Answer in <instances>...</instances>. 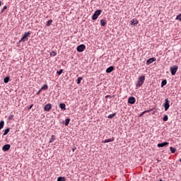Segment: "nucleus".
Masks as SVG:
<instances>
[{
	"label": "nucleus",
	"instance_id": "1",
	"mask_svg": "<svg viewBox=\"0 0 181 181\" xmlns=\"http://www.w3.org/2000/svg\"><path fill=\"white\" fill-rule=\"evenodd\" d=\"M145 83V76H139L136 84V87H142Z\"/></svg>",
	"mask_w": 181,
	"mask_h": 181
},
{
	"label": "nucleus",
	"instance_id": "2",
	"mask_svg": "<svg viewBox=\"0 0 181 181\" xmlns=\"http://www.w3.org/2000/svg\"><path fill=\"white\" fill-rule=\"evenodd\" d=\"M103 10H97L95 11L94 14L92 16V21H97L98 19V16L101 15Z\"/></svg>",
	"mask_w": 181,
	"mask_h": 181
},
{
	"label": "nucleus",
	"instance_id": "3",
	"mask_svg": "<svg viewBox=\"0 0 181 181\" xmlns=\"http://www.w3.org/2000/svg\"><path fill=\"white\" fill-rule=\"evenodd\" d=\"M178 69H179V66H177V65H174L173 66H170V70L172 76H175V74H176Z\"/></svg>",
	"mask_w": 181,
	"mask_h": 181
},
{
	"label": "nucleus",
	"instance_id": "4",
	"mask_svg": "<svg viewBox=\"0 0 181 181\" xmlns=\"http://www.w3.org/2000/svg\"><path fill=\"white\" fill-rule=\"evenodd\" d=\"M163 107L165 108V111H168L169 110V107H170V105L169 104V99L168 98L165 99V103L163 105Z\"/></svg>",
	"mask_w": 181,
	"mask_h": 181
},
{
	"label": "nucleus",
	"instance_id": "5",
	"mask_svg": "<svg viewBox=\"0 0 181 181\" xmlns=\"http://www.w3.org/2000/svg\"><path fill=\"white\" fill-rule=\"evenodd\" d=\"M77 52H78L79 53H81V52H84V50H86V45H80L77 47L76 48Z\"/></svg>",
	"mask_w": 181,
	"mask_h": 181
},
{
	"label": "nucleus",
	"instance_id": "6",
	"mask_svg": "<svg viewBox=\"0 0 181 181\" xmlns=\"http://www.w3.org/2000/svg\"><path fill=\"white\" fill-rule=\"evenodd\" d=\"M30 35V32L25 33L23 37L21 39V40L19 42H26V40H28V37Z\"/></svg>",
	"mask_w": 181,
	"mask_h": 181
},
{
	"label": "nucleus",
	"instance_id": "7",
	"mask_svg": "<svg viewBox=\"0 0 181 181\" xmlns=\"http://www.w3.org/2000/svg\"><path fill=\"white\" fill-rule=\"evenodd\" d=\"M153 62H156V58L152 57V58L148 59L146 61V64H147V66H149V64H151V63H153Z\"/></svg>",
	"mask_w": 181,
	"mask_h": 181
},
{
	"label": "nucleus",
	"instance_id": "8",
	"mask_svg": "<svg viewBox=\"0 0 181 181\" xmlns=\"http://www.w3.org/2000/svg\"><path fill=\"white\" fill-rule=\"evenodd\" d=\"M168 144H169V142L165 141V142L158 144L157 145V146H158V148H163V147L166 146V145H168Z\"/></svg>",
	"mask_w": 181,
	"mask_h": 181
},
{
	"label": "nucleus",
	"instance_id": "9",
	"mask_svg": "<svg viewBox=\"0 0 181 181\" xmlns=\"http://www.w3.org/2000/svg\"><path fill=\"white\" fill-rule=\"evenodd\" d=\"M9 149H11V146L9 144H5L2 147V151H4V152H6L7 151H9Z\"/></svg>",
	"mask_w": 181,
	"mask_h": 181
},
{
	"label": "nucleus",
	"instance_id": "10",
	"mask_svg": "<svg viewBox=\"0 0 181 181\" xmlns=\"http://www.w3.org/2000/svg\"><path fill=\"white\" fill-rule=\"evenodd\" d=\"M136 101V99H135V98L132 96L129 98L128 99L129 104H134Z\"/></svg>",
	"mask_w": 181,
	"mask_h": 181
},
{
	"label": "nucleus",
	"instance_id": "11",
	"mask_svg": "<svg viewBox=\"0 0 181 181\" xmlns=\"http://www.w3.org/2000/svg\"><path fill=\"white\" fill-rule=\"evenodd\" d=\"M44 110H45V111H50V110H52V104L47 103V104L45 106Z\"/></svg>",
	"mask_w": 181,
	"mask_h": 181
},
{
	"label": "nucleus",
	"instance_id": "12",
	"mask_svg": "<svg viewBox=\"0 0 181 181\" xmlns=\"http://www.w3.org/2000/svg\"><path fill=\"white\" fill-rule=\"evenodd\" d=\"M137 23H139V22L136 19H133L130 21V25H132L133 26H136Z\"/></svg>",
	"mask_w": 181,
	"mask_h": 181
},
{
	"label": "nucleus",
	"instance_id": "13",
	"mask_svg": "<svg viewBox=\"0 0 181 181\" xmlns=\"http://www.w3.org/2000/svg\"><path fill=\"white\" fill-rule=\"evenodd\" d=\"M108 142H114V138L107 139L102 141L103 144H108Z\"/></svg>",
	"mask_w": 181,
	"mask_h": 181
},
{
	"label": "nucleus",
	"instance_id": "14",
	"mask_svg": "<svg viewBox=\"0 0 181 181\" xmlns=\"http://www.w3.org/2000/svg\"><path fill=\"white\" fill-rule=\"evenodd\" d=\"M114 71V66H111L106 69V73H112Z\"/></svg>",
	"mask_w": 181,
	"mask_h": 181
},
{
	"label": "nucleus",
	"instance_id": "15",
	"mask_svg": "<svg viewBox=\"0 0 181 181\" xmlns=\"http://www.w3.org/2000/svg\"><path fill=\"white\" fill-rule=\"evenodd\" d=\"M59 108H61V110H63L64 111L66 110V104L60 103L59 104Z\"/></svg>",
	"mask_w": 181,
	"mask_h": 181
},
{
	"label": "nucleus",
	"instance_id": "16",
	"mask_svg": "<svg viewBox=\"0 0 181 181\" xmlns=\"http://www.w3.org/2000/svg\"><path fill=\"white\" fill-rule=\"evenodd\" d=\"M166 84H168V81H166V79L163 80L161 82V87L166 86Z\"/></svg>",
	"mask_w": 181,
	"mask_h": 181
},
{
	"label": "nucleus",
	"instance_id": "17",
	"mask_svg": "<svg viewBox=\"0 0 181 181\" xmlns=\"http://www.w3.org/2000/svg\"><path fill=\"white\" fill-rule=\"evenodd\" d=\"M9 131H11V129L8 128L4 130V132L3 134L4 136L5 135H8V134H9Z\"/></svg>",
	"mask_w": 181,
	"mask_h": 181
},
{
	"label": "nucleus",
	"instance_id": "18",
	"mask_svg": "<svg viewBox=\"0 0 181 181\" xmlns=\"http://www.w3.org/2000/svg\"><path fill=\"white\" fill-rule=\"evenodd\" d=\"M115 115H117V113H113V114H111V115H109L108 116H107V118H109L110 119H112V117H115Z\"/></svg>",
	"mask_w": 181,
	"mask_h": 181
},
{
	"label": "nucleus",
	"instance_id": "19",
	"mask_svg": "<svg viewBox=\"0 0 181 181\" xmlns=\"http://www.w3.org/2000/svg\"><path fill=\"white\" fill-rule=\"evenodd\" d=\"M107 22H105V20L103 19V20H100V25L101 26H105Z\"/></svg>",
	"mask_w": 181,
	"mask_h": 181
},
{
	"label": "nucleus",
	"instance_id": "20",
	"mask_svg": "<svg viewBox=\"0 0 181 181\" xmlns=\"http://www.w3.org/2000/svg\"><path fill=\"white\" fill-rule=\"evenodd\" d=\"M5 125V122H4L3 120H1L0 122V129H2V128H4V126Z\"/></svg>",
	"mask_w": 181,
	"mask_h": 181
},
{
	"label": "nucleus",
	"instance_id": "21",
	"mask_svg": "<svg viewBox=\"0 0 181 181\" xmlns=\"http://www.w3.org/2000/svg\"><path fill=\"white\" fill-rule=\"evenodd\" d=\"M57 181H66V177H59L57 178Z\"/></svg>",
	"mask_w": 181,
	"mask_h": 181
},
{
	"label": "nucleus",
	"instance_id": "22",
	"mask_svg": "<svg viewBox=\"0 0 181 181\" xmlns=\"http://www.w3.org/2000/svg\"><path fill=\"white\" fill-rule=\"evenodd\" d=\"M48 86L47 84H45L43 85V86L40 88V90L42 91V90H47Z\"/></svg>",
	"mask_w": 181,
	"mask_h": 181
},
{
	"label": "nucleus",
	"instance_id": "23",
	"mask_svg": "<svg viewBox=\"0 0 181 181\" xmlns=\"http://www.w3.org/2000/svg\"><path fill=\"white\" fill-rule=\"evenodd\" d=\"M56 139H54V135H52L51 139H49V144H52V142H54L55 141Z\"/></svg>",
	"mask_w": 181,
	"mask_h": 181
},
{
	"label": "nucleus",
	"instance_id": "24",
	"mask_svg": "<svg viewBox=\"0 0 181 181\" xmlns=\"http://www.w3.org/2000/svg\"><path fill=\"white\" fill-rule=\"evenodd\" d=\"M170 150L171 153H175V152H176V148H175L174 147H170Z\"/></svg>",
	"mask_w": 181,
	"mask_h": 181
},
{
	"label": "nucleus",
	"instance_id": "25",
	"mask_svg": "<svg viewBox=\"0 0 181 181\" xmlns=\"http://www.w3.org/2000/svg\"><path fill=\"white\" fill-rule=\"evenodd\" d=\"M52 23H53V20H49L47 22V26H50V25H52Z\"/></svg>",
	"mask_w": 181,
	"mask_h": 181
},
{
	"label": "nucleus",
	"instance_id": "26",
	"mask_svg": "<svg viewBox=\"0 0 181 181\" xmlns=\"http://www.w3.org/2000/svg\"><path fill=\"white\" fill-rule=\"evenodd\" d=\"M70 124V119H65V126L67 127Z\"/></svg>",
	"mask_w": 181,
	"mask_h": 181
},
{
	"label": "nucleus",
	"instance_id": "27",
	"mask_svg": "<svg viewBox=\"0 0 181 181\" xmlns=\"http://www.w3.org/2000/svg\"><path fill=\"white\" fill-rule=\"evenodd\" d=\"M4 83H9V76H6L4 79Z\"/></svg>",
	"mask_w": 181,
	"mask_h": 181
},
{
	"label": "nucleus",
	"instance_id": "28",
	"mask_svg": "<svg viewBox=\"0 0 181 181\" xmlns=\"http://www.w3.org/2000/svg\"><path fill=\"white\" fill-rule=\"evenodd\" d=\"M81 80H83V78L78 77L77 79V84H80V83H81Z\"/></svg>",
	"mask_w": 181,
	"mask_h": 181
},
{
	"label": "nucleus",
	"instance_id": "29",
	"mask_svg": "<svg viewBox=\"0 0 181 181\" xmlns=\"http://www.w3.org/2000/svg\"><path fill=\"white\" fill-rule=\"evenodd\" d=\"M169 119V117H168V115H165L164 117L163 118V120L166 122Z\"/></svg>",
	"mask_w": 181,
	"mask_h": 181
},
{
	"label": "nucleus",
	"instance_id": "30",
	"mask_svg": "<svg viewBox=\"0 0 181 181\" xmlns=\"http://www.w3.org/2000/svg\"><path fill=\"white\" fill-rule=\"evenodd\" d=\"M7 8H8V6H4V8H3V9L1 11V13H4V12H5V9H7Z\"/></svg>",
	"mask_w": 181,
	"mask_h": 181
},
{
	"label": "nucleus",
	"instance_id": "31",
	"mask_svg": "<svg viewBox=\"0 0 181 181\" xmlns=\"http://www.w3.org/2000/svg\"><path fill=\"white\" fill-rule=\"evenodd\" d=\"M176 20H177V21H180V22H181V13L179 14L178 16H177Z\"/></svg>",
	"mask_w": 181,
	"mask_h": 181
},
{
	"label": "nucleus",
	"instance_id": "32",
	"mask_svg": "<svg viewBox=\"0 0 181 181\" xmlns=\"http://www.w3.org/2000/svg\"><path fill=\"white\" fill-rule=\"evenodd\" d=\"M146 112H149V110H145V111H144V112L139 115V117H142V115H144V114H146Z\"/></svg>",
	"mask_w": 181,
	"mask_h": 181
},
{
	"label": "nucleus",
	"instance_id": "33",
	"mask_svg": "<svg viewBox=\"0 0 181 181\" xmlns=\"http://www.w3.org/2000/svg\"><path fill=\"white\" fill-rule=\"evenodd\" d=\"M51 56H56V54H57V53H56V52L54 51H52L51 53H50Z\"/></svg>",
	"mask_w": 181,
	"mask_h": 181
},
{
	"label": "nucleus",
	"instance_id": "34",
	"mask_svg": "<svg viewBox=\"0 0 181 181\" xmlns=\"http://www.w3.org/2000/svg\"><path fill=\"white\" fill-rule=\"evenodd\" d=\"M57 73L59 76H60L62 74V73H63V69L58 71Z\"/></svg>",
	"mask_w": 181,
	"mask_h": 181
},
{
	"label": "nucleus",
	"instance_id": "35",
	"mask_svg": "<svg viewBox=\"0 0 181 181\" xmlns=\"http://www.w3.org/2000/svg\"><path fill=\"white\" fill-rule=\"evenodd\" d=\"M13 115H11L8 117V119H13Z\"/></svg>",
	"mask_w": 181,
	"mask_h": 181
},
{
	"label": "nucleus",
	"instance_id": "36",
	"mask_svg": "<svg viewBox=\"0 0 181 181\" xmlns=\"http://www.w3.org/2000/svg\"><path fill=\"white\" fill-rule=\"evenodd\" d=\"M40 91H42V90H40V89L39 91L37 93V95H39V94H40Z\"/></svg>",
	"mask_w": 181,
	"mask_h": 181
},
{
	"label": "nucleus",
	"instance_id": "37",
	"mask_svg": "<svg viewBox=\"0 0 181 181\" xmlns=\"http://www.w3.org/2000/svg\"><path fill=\"white\" fill-rule=\"evenodd\" d=\"M32 107H33V105H31L28 107V110H31Z\"/></svg>",
	"mask_w": 181,
	"mask_h": 181
},
{
	"label": "nucleus",
	"instance_id": "38",
	"mask_svg": "<svg viewBox=\"0 0 181 181\" xmlns=\"http://www.w3.org/2000/svg\"><path fill=\"white\" fill-rule=\"evenodd\" d=\"M1 5H2V2L0 1V6H1Z\"/></svg>",
	"mask_w": 181,
	"mask_h": 181
},
{
	"label": "nucleus",
	"instance_id": "39",
	"mask_svg": "<svg viewBox=\"0 0 181 181\" xmlns=\"http://www.w3.org/2000/svg\"><path fill=\"white\" fill-rule=\"evenodd\" d=\"M108 98V95L105 96V98Z\"/></svg>",
	"mask_w": 181,
	"mask_h": 181
}]
</instances>
